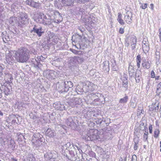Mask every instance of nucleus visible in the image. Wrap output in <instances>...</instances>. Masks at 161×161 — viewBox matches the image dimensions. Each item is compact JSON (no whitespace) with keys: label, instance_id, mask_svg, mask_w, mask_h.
Here are the masks:
<instances>
[{"label":"nucleus","instance_id":"obj_14","mask_svg":"<svg viewBox=\"0 0 161 161\" xmlns=\"http://www.w3.org/2000/svg\"><path fill=\"white\" fill-rule=\"evenodd\" d=\"M25 3L30 6L36 9L38 8L39 4L38 3L35 2L33 0H26L24 1Z\"/></svg>","mask_w":161,"mask_h":161},{"label":"nucleus","instance_id":"obj_42","mask_svg":"<svg viewBox=\"0 0 161 161\" xmlns=\"http://www.w3.org/2000/svg\"><path fill=\"white\" fill-rule=\"evenodd\" d=\"M133 65V64L131 62L129 63L128 68V72L135 71Z\"/></svg>","mask_w":161,"mask_h":161},{"label":"nucleus","instance_id":"obj_44","mask_svg":"<svg viewBox=\"0 0 161 161\" xmlns=\"http://www.w3.org/2000/svg\"><path fill=\"white\" fill-rule=\"evenodd\" d=\"M62 150L61 151L62 153V154L63 155H64V156L66 157L67 158L69 151L68 150L63 149V148H62Z\"/></svg>","mask_w":161,"mask_h":161},{"label":"nucleus","instance_id":"obj_21","mask_svg":"<svg viewBox=\"0 0 161 161\" xmlns=\"http://www.w3.org/2000/svg\"><path fill=\"white\" fill-rule=\"evenodd\" d=\"M42 21L43 22L42 24L44 25H50L53 22V20L51 19V17L50 16L47 17L45 15L44 20Z\"/></svg>","mask_w":161,"mask_h":161},{"label":"nucleus","instance_id":"obj_53","mask_svg":"<svg viewBox=\"0 0 161 161\" xmlns=\"http://www.w3.org/2000/svg\"><path fill=\"white\" fill-rule=\"evenodd\" d=\"M129 36L126 37V38L125 39V46L127 47H128L130 45V43H129Z\"/></svg>","mask_w":161,"mask_h":161},{"label":"nucleus","instance_id":"obj_39","mask_svg":"<svg viewBox=\"0 0 161 161\" xmlns=\"http://www.w3.org/2000/svg\"><path fill=\"white\" fill-rule=\"evenodd\" d=\"M76 60L77 63L81 64L84 61V59L82 56L81 55L79 56H76Z\"/></svg>","mask_w":161,"mask_h":161},{"label":"nucleus","instance_id":"obj_48","mask_svg":"<svg viewBox=\"0 0 161 161\" xmlns=\"http://www.w3.org/2000/svg\"><path fill=\"white\" fill-rule=\"evenodd\" d=\"M160 131L158 129H156L154 132V136L155 138H158L159 135Z\"/></svg>","mask_w":161,"mask_h":161},{"label":"nucleus","instance_id":"obj_37","mask_svg":"<svg viewBox=\"0 0 161 161\" xmlns=\"http://www.w3.org/2000/svg\"><path fill=\"white\" fill-rule=\"evenodd\" d=\"M103 64V69L105 70L106 72H108L109 70V62L105 61V62H104Z\"/></svg>","mask_w":161,"mask_h":161},{"label":"nucleus","instance_id":"obj_46","mask_svg":"<svg viewBox=\"0 0 161 161\" xmlns=\"http://www.w3.org/2000/svg\"><path fill=\"white\" fill-rule=\"evenodd\" d=\"M81 158H82V159L84 160V158H83L82 155L81 154H79V156L77 155L75 156V159H76L74 161H81Z\"/></svg>","mask_w":161,"mask_h":161},{"label":"nucleus","instance_id":"obj_26","mask_svg":"<svg viewBox=\"0 0 161 161\" xmlns=\"http://www.w3.org/2000/svg\"><path fill=\"white\" fill-rule=\"evenodd\" d=\"M56 89L59 92L61 93L65 92L64 86V83H62L61 84L58 83L57 84Z\"/></svg>","mask_w":161,"mask_h":161},{"label":"nucleus","instance_id":"obj_54","mask_svg":"<svg viewBox=\"0 0 161 161\" xmlns=\"http://www.w3.org/2000/svg\"><path fill=\"white\" fill-rule=\"evenodd\" d=\"M134 142L135 144H138L139 141V137L137 136H135L134 138Z\"/></svg>","mask_w":161,"mask_h":161},{"label":"nucleus","instance_id":"obj_55","mask_svg":"<svg viewBox=\"0 0 161 161\" xmlns=\"http://www.w3.org/2000/svg\"><path fill=\"white\" fill-rule=\"evenodd\" d=\"M128 83H122V86L123 88V90L124 91H126L128 88Z\"/></svg>","mask_w":161,"mask_h":161},{"label":"nucleus","instance_id":"obj_33","mask_svg":"<svg viewBox=\"0 0 161 161\" xmlns=\"http://www.w3.org/2000/svg\"><path fill=\"white\" fill-rule=\"evenodd\" d=\"M130 107L132 108H135L136 105V100L135 98L133 99H131L130 103Z\"/></svg>","mask_w":161,"mask_h":161},{"label":"nucleus","instance_id":"obj_64","mask_svg":"<svg viewBox=\"0 0 161 161\" xmlns=\"http://www.w3.org/2000/svg\"><path fill=\"white\" fill-rule=\"evenodd\" d=\"M136 156L135 155H133L132 158V161H136Z\"/></svg>","mask_w":161,"mask_h":161},{"label":"nucleus","instance_id":"obj_36","mask_svg":"<svg viewBox=\"0 0 161 161\" xmlns=\"http://www.w3.org/2000/svg\"><path fill=\"white\" fill-rule=\"evenodd\" d=\"M33 138L34 139H41L42 138H43L42 136L39 133H34L33 135Z\"/></svg>","mask_w":161,"mask_h":161},{"label":"nucleus","instance_id":"obj_29","mask_svg":"<svg viewBox=\"0 0 161 161\" xmlns=\"http://www.w3.org/2000/svg\"><path fill=\"white\" fill-rule=\"evenodd\" d=\"M142 65L143 67L147 69H149L150 67V62L146 61L145 59L144 60L142 61Z\"/></svg>","mask_w":161,"mask_h":161},{"label":"nucleus","instance_id":"obj_25","mask_svg":"<svg viewBox=\"0 0 161 161\" xmlns=\"http://www.w3.org/2000/svg\"><path fill=\"white\" fill-rule=\"evenodd\" d=\"M75 156L76 155H75L73 151H69L67 158L71 161H74L76 159H75Z\"/></svg>","mask_w":161,"mask_h":161},{"label":"nucleus","instance_id":"obj_3","mask_svg":"<svg viewBox=\"0 0 161 161\" xmlns=\"http://www.w3.org/2000/svg\"><path fill=\"white\" fill-rule=\"evenodd\" d=\"M77 90L79 91L78 90L76 89L75 91V90H74V94L72 93V91H71L69 93V94L71 96V97L69 98H68V104L72 107H77L78 105H79L81 102V100L77 97H72V95H75L76 94H78ZM80 92L83 91V89H81L80 91H79Z\"/></svg>","mask_w":161,"mask_h":161},{"label":"nucleus","instance_id":"obj_15","mask_svg":"<svg viewBox=\"0 0 161 161\" xmlns=\"http://www.w3.org/2000/svg\"><path fill=\"white\" fill-rule=\"evenodd\" d=\"M132 14L130 11H128L125 14V20L126 22L128 24H130L132 23Z\"/></svg>","mask_w":161,"mask_h":161},{"label":"nucleus","instance_id":"obj_45","mask_svg":"<svg viewBox=\"0 0 161 161\" xmlns=\"http://www.w3.org/2000/svg\"><path fill=\"white\" fill-rule=\"evenodd\" d=\"M93 114V112L91 111H88L86 114H85V116L86 119H89L92 117Z\"/></svg>","mask_w":161,"mask_h":161},{"label":"nucleus","instance_id":"obj_38","mask_svg":"<svg viewBox=\"0 0 161 161\" xmlns=\"http://www.w3.org/2000/svg\"><path fill=\"white\" fill-rule=\"evenodd\" d=\"M17 20V18L15 17H10L9 19V23L11 24H14V23H16L18 25L17 22H16Z\"/></svg>","mask_w":161,"mask_h":161},{"label":"nucleus","instance_id":"obj_31","mask_svg":"<svg viewBox=\"0 0 161 161\" xmlns=\"http://www.w3.org/2000/svg\"><path fill=\"white\" fill-rule=\"evenodd\" d=\"M64 6H70L73 5L75 0H63Z\"/></svg>","mask_w":161,"mask_h":161},{"label":"nucleus","instance_id":"obj_50","mask_svg":"<svg viewBox=\"0 0 161 161\" xmlns=\"http://www.w3.org/2000/svg\"><path fill=\"white\" fill-rule=\"evenodd\" d=\"M71 146V143L70 142H68L62 146V148L67 150V148L70 147Z\"/></svg>","mask_w":161,"mask_h":161},{"label":"nucleus","instance_id":"obj_13","mask_svg":"<svg viewBox=\"0 0 161 161\" xmlns=\"http://www.w3.org/2000/svg\"><path fill=\"white\" fill-rule=\"evenodd\" d=\"M53 106L55 109L57 110H59L60 111H63L66 110V108L65 104L63 103H61L58 102L56 103L53 104Z\"/></svg>","mask_w":161,"mask_h":161},{"label":"nucleus","instance_id":"obj_4","mask_svg":"<svg viewBox=\"0 0 161 161\" xmlns=\"http://www.w3.org/2000/svg\"><path fill=\"white\" fill-rule=\"evenodd\" d=\"M98 130L96 129H90L87 134L83 135L82 138L86 141H92L98 139L99 136L98 135Z\"/></svg>","mask_w":161,"mask_h":161},{"label":"nucleus","instance_id":"obj_47","mask_svg":"<svg viewBox=\"0 0 161 161\" xmlns=\"http://www.w3.org/2000/svg\"><path fill=\"white\" fill-rule=\"evenodd\" d=\"M77 12L79 14H84L83 13L85 10L84 9L80 7L77 8Z\"/></svg>","mask_w":161,"mask_h":161},{"label":"nucleus","instance_id":"obj_43","mask_svg":"<svg viewBox=\"0 0 161 161\" xmlns=\"http://www.w3.org/2000/svg\"><path fill=\"white\" fill-rule=\"evenodd\" d=\"M9 141L8 139L4 138L2 139L1 143L3 146H5L8 143Z\"/></svg>","mask_w":161,"mask_h":161},{"label":"nucleus","instance_id":"obj_10","mask_svg":"<svg viewBox=\"0 0 161 161\" xmlns=\"http://www.w3.org/2000/svg\"><path fill=\"white\" fill-rule=\"evenodd\" d=\"M28 17L27 14L25 13L22 12L19 20L18 21V26L21 27L22 25H25L28 21Z\"/></svg>","mask_w":161,"mask_h":161},{"label":"nucleus","instance_id":"obj_63","mask_svg":"<svg viewBox=\"0 0 161 161\" xmlns=\"http://www.w3.org/2000/svg\"><path fill=\"white\" fill-rule=\"evenodd\" d=\"M155 74L153 70H152L151 73V78H154L155 77Z\"/></svg>","mask_w":161,"mask_h":161},{"label":"nucleus","instance_id":"obj_9","mask_svg":"<svg viewBox=\"0 0 161 161\" xmlns=\"http://www.w3.org/2000/svg\"><path fill=\"white\" fill-rule=\"evenodd\" d=\"M57 73L53 70H47L43 73V75L49 80H52L55 78Z\"/></svg>","mask_w":161,"mask_h":161},{"label":"nucleus","instance_id":"obj_49","mask_svg":"<svg viewBox=\"0 0 161 161\" xmlns=\"http://www.w3.org/2000/svg\"><path fill=\"white\" fill-rule=\"evenodd\" d=\"M4 92L5 94L7 96H8L11 93L10 89L6 86L4 87Z\"/></svg>","mask_w":161,"mask_h":161},{"label":"nucleus","instance_id":"obj_62","mask_svg":"<svg viewBox=\"0 0 161 161\" xmlns=\"http://www.w3.org/2000/svg\"><path fill=\"white\" fill-rule=\"evenodd\" d=\"M43 57L41 56H39L37 57V60H38V61H39L40 62V61H42V60H44Z\"/></svg>","mask_w":161,"mask_h":161},{"label":"nucleus","instance_id":"obj_24","mask_svg":"<svg viewBox=\"0 0 161 161\" xmlns=\"http://www.w3.org/2000/svg\"><path fill=\"white\" fill-rule=\"evenodd\" d=\"M55 157V156H54L53 153L50 152H48L44 155V158L46 160L53 159Z\"/></svg>","mask_w":161,"mask_h":161},{"label":"nucleus","instance_id":"obj_60","mask_svg":"<svg viewBox=\"0 0 161 161\" xmlns=\"http://www.w3.org/2000/svg\"><path fill=\"white\" fill-rule=\"evenodd\" d=\"M122 80V83H128L127 77L125 76L123 77Z\"/></svg>","mask_w":161,"mask_h":161},{"label":"nucleus","instance_id":"obj_22","mask_svg":"<svg viewBox=\"0 0 161 161\" xmlns=\"http://www.w3.org/2000/svg\"><path fill=\"white\" fill-rule=\"evenodd\" d=\"M141 74L142 72L140 70H137L135 73L134 78L135 79L136 83H138L140 81Z\"/></svg>","mask_w":161,"mask_h":161},{"label":"nucleus","instance_id":"obj_27","mask_svg":"<svg viewBox=\"0 0 161 161\" xmlns=\"http://www.w3.org/2000/svg\"><path fill=\"white\" fill-rule=\"evenodd\" d=\"M63 0H57L54 2V5L58 8H61L64 6Z\"/></svg>","mask_w":161,"mask_h":161},{"label":"nucleus","instance_id":"obj_19","mask_svg":"<svg viewBox=\"0 0 161 161\" xmlns=\"http://www.w3.org/2000/svg\"><path fill=\"white\" fill-rule=\"evenodd\" d=\"M136 42L137 39L136 37L134 35L131 36L130 39V42L131 44V48L132 50L136 48Z\"/></svg>","mask_w":161,"mask_h":161},{"label":"nucleus","instance_id":"obj_11","mask_svg":"<svg viewBox=\"0 0 161 161\" xmlns=\"http://www.w3.org/2000/svg\"><path fill=\"white\" fill-rule=\"evenodd\" d=\"M14 52L13 51L9 52V53L6 55V61H5L7 64L11 65L12 64L13 61L14 60Z\"/></svg>","mask_w":161,"mask_h":161},{"label":"nucleus","instance_id":"obj_32","mask_svg":"<svg viewBox=\"0 0 161 161\" xmlns=\"http://www.w3.org/2000/svg\"><path fill=\"white\" fill-rule=\"evenodd\" d=\"M66 124L68 126L72 127L74 124L73 119L71 117H69L66 121Z\"/></svg>","mask_w":161,"mask_h":161},{"label":"nucleus","instance_id":"obj_23","mask_svg":"<svg viewBox=\"0 0 161 161\" xmlns=\"http://www.w3.org/2000/svg\"><path fill=\"white\" fill-rule=\"evenodd\" d=\"M159 103H156L154 104H152L150 106L149 110L150 111H154L155 112H157L159 109Z\"/></svg>","mask_w":161,"mask_h":161},{"label":"nucleus","instance_id":"obj_12","mask_svg":"<svg viewBox=\"0 0 161 161\" xmlns=\"http://www.w3.org/2000/svg\"><path fill=\"white\" fill-rule=\"evenodd\" d=\"M64 86L65 92H67L69 90H71V89L73 90L72 89L73 86V83L70 81H64Z\"/></svg>","mask_w":161,"mask_h":161},{"label":"nucleus","instance_id":"obj_16","mask_svg":"<svg viewBox=\"0 0 161 161\" xmlns=\"http://www.w3.org/2000/svg\"><path fill=\"white\" fill-rule=\"evenodd\" d=\"M44 141V138H42V139H36L33 138L32 142L34 146L36 147H37L42 145Z\"/></svg>","mask_w":161,"mask_h":161},{"label":"nucleus","instance_id":"obj_51","mask_svg":"<svg viewBox=\"0 0 161 161\" xmlns=\"http://www.w3.org/2000/svg\"><path fill=\"white\" fill-rule=\"evenodd\" d=\"M30 51V53L31 54H33L34 55H35V57H36V55L37 54V51H36L35 49L33 48H31Z\"/></svg>","mask_w":161,"mask_h":161},{"label":"nucleus","instance_id":"obj_41","mask_svg":"<svg viewBox=\"0 0 161 161\" xmlns=\"http://www.w3.org/2000/svg\"><path fill=\"white\" fill-rule=\"evenodd\" d=\"M156 92L158 95H160L161 92V82L157 86Z\"/></svg>","mask_w":161,"mask_h":161},{"label":"nucleus","instance_id":"obj_57","mask_svg":"<svg viewBox=\"0 0 161 161\" xmlns=\"http://www.w3.org/2000/svg\"><path fill=\"white\" fill-rule=\"evenodd\" d=\"M130 78L131 79L133 77L134 78L135 77V71L134 72H128Z\"/></svg>","mask_w":161,"mask_h":161},{"label":"nucleus","instance_id":"obj_2","mask_svg":"<svg viewBox=\"0 0 161 161\" xmlns=\"http://www.w3.org/2000/svg\"><path fill=\"white\" fill-rule=\"evenodd\" d=\"M86 40L87 38L83 35L81 36L77 33L72 36L73 44L75 45L78 49L83 48L85 47V44L84 43Z\"/></svg>","mask_w":161,"mask_h":161},{"label":"nucleus","instance_id":"obj_5","mask_svg":"<svg viewBox=\"0 0 161 161\" xmlns=\"http://www.w3.org/2000/svg\"><path fill=\"white\" fill-rule=\"evenodd\" d=\"M110 119L107 117L98 118L95 119L94 124H96L101 127L108 126L110 123Z\"/></svg>","mask_w":161,"mask_h":161},{"label":"nucleus","instance_id":"obj_56","mask_svg":"<svg viewBox=\"0 0 161 161\" xmlns=\"http://www.w3.org/2000/svg\"><path fill=\"white\" fill-rule=\"evenodd\" d=\"M112 70L113 71H117L119 69L118 67L117 66L116 64H114L112 65Z\"/></svg>","mask_w":161,"mask_h":161},{"label":"nucleus","instance_id":"obj_1","mask_svg":"<svg viewBox=\"0 0 161 161\" xmlns=\"http://www.w3.org/2000/svg\"><path fill=\"white\" fill-rule=\"evenodd\" d=\"M14 52L15 58L19 62L25 63L30 58L29 50L25 47H21Z\"/></svg>","mask_w":161,"mask_h":161},{"label":"nucleus","instance_id":"obj_34","mask_svg":"<svg viewBox=\"0 0 161 161\" xmlns=\"http://www.w3.org/2000/svg\"><path fill=\"white\" fill-rule=\"evenodd\" d=\"M128 100V97L125 96L124 97L121 98L119 100V103L121 104L126 103Z\"/></svg>","mask_w":161,"mask_h":161},{"label":"nucleus","instance_id":"obj_28","mask_svg":"<svg viewBox=\"0 0 161 161\" xmlns=\"http://www.w3.org/2000/svg\"><path fill=\"white\" fill-rule=\"evenodd\" d=\"M8 146V148L12 150H14L15 149V143L13 140L11 139L9 140Z\"/></svg>","mask_w":161,"mask_h":161},{"label":"nucleus","instance_id":"obj_7","mask_svg":"<svg viewBox=\"0 0 161 161\" xmlns=\"http://www.w3.org/2000/svg\"><path fill=\"white\" fill-rule=\"evenodd\" d=\"M51 14L53 15L54 19L53 22L58 23L62 21L63 19L62 14L58 11L55 10H53L50 12Z\"/></svg>","mask_w":161,"mask_h":161},{"label":"nucleus","instance_id":"obj_6","mask_svg":"<svg viewBox=\"0 0 161 161\" xmlns=\"http://www.w3.org/2000/svg\"><path fill=\"white\" fill-rule=\"evenodd\" d=\"M33 26V28L30 30L31 34L35 35L36 34L39 37H40L44 33V30L42 27L38 25H34Z\"/></svg>","mask_w":161,"mask_h":161},{"label":"nucleus","instance_id":"obj_8","mask_svg":"<svg viewBox=\"0 0 161 161\" xmlns=\"http://www.w3.org/2000/svg\"><path fill=\"white\" fill-rule=\"evenodd\" d=\"M45 15L42 12L37 11L34 14L33 19L35 21L39 24H42Z\"/></svg>","mask_w":161,"mask_h":161},{"label":"nucleus","instance_id":"obj_40","mask_svg":"<svg viewBox=\"0 0 161 161\" xmlns=\"http://www.w3.org/2000/svg\"><path fill=\"white\" fill-rule=\"evenodd\" d=\"M141 58L140 54H138L136 57V61L137 62V66L139 68L140 67V63L141 62Z\"/></svg>","mask_w":161,"mask_h":161},{"label":"nucleus","instance_id":"obj_52","mask_svg":"<svg viewBox=\"0 0 161 161\" xmlns=\"http://www.w3.org/2000/svg\"><path fill=\"white\" fill-rule=\"evenodd\" d=\"M107 129V128L105 127L103 129H102V134L103 135V136H104L106 135H108L110 134L108 132L106 131Z\"/></svg>","mask_w":161,"mask_h":161},{"label":"nucleus","instance_id":"obj_61","mask_svg":"<svg viewBox=\"0 0 161 161\" xmlns=\"http://www.w3.org/2000/svg\"><path fill=\"white\" fill-rule=\"evenodd\" d=\"M88 1V0H77L78 3H84Z\"/></svg>","mask_w":161,"mask_h":161},{"label":"nucleus","instance_id":"obj_58","mask_svg":"<svg viewBox=\"0 0 161 161\" xmlns=\"http://www.w3.org/2000/svg\"><path fill=\"white\" fill-rule=\"evenodd\" d=\"M148 134L145 133L143 135V140L144 142L147 141L148 142L147 139H148Z\"/></svg>","mask_w":161,"mask_h":161},{"label":"nucleus","instance_id":"obj_35","mask_svg":"<svg viewBox=\"0 0 161 161\" xmlns=\"http://www.w3.org/2000/svg\"><path fill=\"white\" fill-rule=\"evenodd\" d=\"M69 62L70 63L74 64H77V62L76 60V56L70 57L69 58Z\"/></svg>","mask_w":161,"mask_h":161},{"label":"nucleus","instance_id":"obj_59","mask_svg":"<svg viewBox=\"0 0 161 161\" xmlns=\"http://www.w3.org/2000/svg\"><path fill=\"white\" fill-rule=\"evenodd\" d=\"M160 52L156 51L155 52V58L157 60H159L160 57Z\"/></svg>","mask_w":161,"mask_h":161},{"label":"nucleus","instance_id":"obj_18","mask_svg":"<svg viewBox=\"0 0 161 161\" xmlns=\"http://www.w3.org/2000/svg\"><path fill=\"white\" fill-rule=\"evenodd\" d=\"M1 36L3 41L5 43H7L8 42L10 41L12 36L9 35L6 31L2 32Z\"/></svg>","mask_w":161,"mask_h":161},{"label":"nucleus","instance_id":"obj_30","mask_svg":"<svg viewBox=\"0 0 161 161\" xmlns=\"http://www.w3.org/2000/svg\"><path fill=\"white\" fill-rule=\"evenodd\" d=\"M142 49L144 53H145L148 52L149 50L148 42H147V43H145V44H142Z\"/></svg>","mask_w":161,"mask_h":161},{"label":"nucleus","instance_id":"obj_20","mask_svg":"<svg viewBox=\"0 0 161 161\" xmlns=\"http://www.w3.org/2000/svg\"><path fill=\"white\" fill-rule=\"evenodd\" d=\"M45 134L46 136L52 138L53 137L56 135L55 130L51 128H48L46 131Z\"/></svg>","mask_w":161,"mask_h":161},{"label":"nucleus","instance_id":"obj_17","mask_svg":"<svg viewBox=\"0 0 161 161\" xmlns=\"http://www.w3.org/2000/svg\"><path fill=\"white\" fill-rule=\"evenodd\" d=\"M31 63L33 64V66L35 68L40 69L42 66V65L38 60L35 58H32L30 59Z\"/></svg>","mask_w":161,"mask_h":161}]
</instances>
